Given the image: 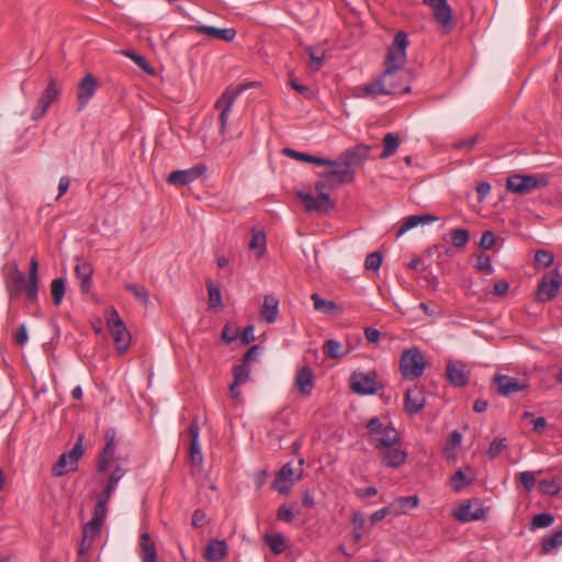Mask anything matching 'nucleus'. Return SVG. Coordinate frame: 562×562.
<instances>
[{
  "label": "nucleus",
  "instance_id": "nucleus-6",
  "mask_svg": "<svg viewBox=\"0 0 562 562\" xmlns=\"http://www.w3.org/2000/svg\"><path fill=\"white\" fill-rule=\"evenodd\" d=\"M108 328L113 337L115 348L120 355L126 352L130 342L131 335L120 317L117 311L115 308H111L109 311V316L106 318Z\"/></svg>",
  "mask_w": 562,
  "mask_h": 562
},
{
  "label": "nucleus",
  "instance_id": "nucleus-16",
  "mask_svg": "<svg viewBox=\"0 0 562 562\" xmlns=\"http://www.w3.org/2000/svg\"><path fill=\"white\" fill-rule=\"evenodd\" d=\"M446 376L454 387H462L468 384L470 372L467 364L460 360H449L447 362Z\"/></svg>",
  "mask_w": 562,
  "mask_h": 562
},
{
  "label": "nucleus",
  "instance_id": "nucleus-1",
  "mask_svg": "<svg viewBox=\"0 0 562 562\" xmlns=\"http://www.w3.org/2000/svg\"><path fill=\"white\" fill-rule=\"evenodd\" d=\"M407 34L403 31H398L392 44L387 48L386 57L384 60V71L375 80L358 87L357 97L360 98H376L378 95L398 94L411 92V86L408 83L403 87L387 80L395 75L396 70L404 67L406 61V48L408 46Z\"/></svg>",
  "mask_w": 562,
  "mask_h": 562
},
{
  "label": "nucleus",
  "instance_id": "nucleus-39",
  "mask_svg": "<svg viewBox=\"0 0 562 562\" xmlns=\"http://www.w3.org/2000/svg\"><path fill=\"white\" fill-rule=\"evenodd\" d=\"M562 546V529L544 537L541 542V553L548 554L553 549Z\"/></svg>",
  "mask_w": 562,
  "mask_h": 562
},
{
  "label": "nucleus",
  "instance_id": "nucleus-17",
  "mask_svg": "<svg viewBox=\"0 0 562 562\" xmlns=\"http://www.w3.org/2000/svg\"><path fill=\"white\" fill-rule=\"evenodd\" d=\"M205 170L204 165H198L186 170H176L168 176L167 182L173 186H186L200 178Z\"/></svg>",
  "mask_w": 562,
  "mask_h": 562
},
{
  "label": "nucleus",
  "instance_id": "nucleus-9",
  "mask_svg": "<svg viewBox=\"0 0 562 562\" xmlns=\"http://www.w3.org/2000/svg\"><path fill=\"white\" fill-rule=\"evenodd\" d=\"M295 195L302 201L305 211L308 213H328L335 207V203L326 192L317 193V196H314L311 192L297 190Z\"/></svg>",
  "mask_w": 562,
  "mask_h": 562
},
{
  "label": "nucleus",
  "instance_id": "nucleus-57",
  "mask_svg": "<svg viewBox=\"0 0 562 562\" xmlns=\"http://www.w3.org/2000/svg\"><path fill=\"white\" fill-rule=\"evenodd\" d=\"M496 243V236L492 231H485L482 234L481 240H480V247L490 250L495 246Z\"/></svg>",
  "mask_w": 562,
  "mask_h": 562
},
{
  "label": "nucleus",
  "instance_id": "nucleus-38",
  "mask_svg": "<svg viewBox=\"0 0 562 562\" xmlns=\"http://www.w3.org/2000/svg\"><path fill=\"white\" fill-rule=\"evenodd\" d=\"M66 291V282L63 278L54 279L50 283V294L55 306L60 305Z\"/></svg>",
  "mask_w": 562,
  "mask_h": 562
},
{
  "label": "nucleus",
  "instance_id": "nucleus-61",
  "mask_svg": "<svg viewBox=\"0 0 562 562\" xmlns=\"http://www.w3.org/2000/svg\"><path fill=\"white\" fill-rule=\"evenodd\" d=\"M477 142V136L476 135H473L471 137H469L468 139H460V140H457L452 144V147L454 149H471L474 147V145L476 144Z\"/></svg>",
  "mask_w": 562,
  "mask_h": 562
},
{
  "label": "nucleus",
  "instance_id": "nucleus-10",
  "mask_svg": "<svg viewBox=\"0 0 562 562\" xmlns=\"http://www.w3.org/2000/svg\"><path fill=\"white\" fill-rule=\"evenodd\" d=\"M256 82H250L248 85H239L236 88H227L223 94L218 98V100L215 103L216 109H221L220 114V122H221V130L224 131L227 125V120L229 112L232 110V106L236 100V98L244 92L248 87L255 86Z\"/></svg>",
  "mask_w": 562,
  "mask_h": 562
},
{
  "label": "nucleus",
  "instance_id": "nucleus-26",
  "mask_svg": "<svg viewBox=\"0 0 562 562\" xmlns=\"http://www.w3.org/2000/svg\"><path fill=\"white\" fill-rule=\"evenodd\" d=\"M139 555L143 562H158L156 544L148 532L139 536Z\"/></svg>",
  "mask_w": 562,
  "mask_h": 562
},
{
  "label": "nucleus",
  "instance_id": "nucleus-32",
  "mask_svg": "<svg viewBox=\"0 0 562 562\" xmlns=\"http://www.w3.org/2000/svg\"><path fill=\"white\" fill-rule=\"evenodd\" d=\"M283 154L285 156L294 158L296 160L312 162V164L319 165V166H328V165L335 164L330 159H325V158H321V157L313 156L310 154L300 153V151H296V150H294L292 148H288V147L283 149Z\"/></svg>",
  "mask_w": 562,
  "mask_h": 562
},
{
  "label": "nucleus",
  "instance_id": "nucleus-52",
  "mask_svg": "<svg viewBox=\"0 0 562 562\" xmlns=\"http://www.w3.org/2000/svg\"><path fill=\"white\" fill-rule=\"evenodd\" d=\"M382 265V255L379 251L371 252L367 256L364 267L368 270L376 271Z\"/></svg>",
  "mask_w": 562,
  "mask_h": 562
},
{
  "label": "nucleus",
  "instance_id": "nucleus-21",
  "mask_svg": "<svg viewBox=\"0 0 562 562\" xmlns=\"http://www.w3.org/2000/svg\"><path fill=\"white\" fill-rule=\"evenodd\" d=\"M370 443L376 450H382L392 446H398L401 443V436L395 428L390 426L385 427L378 437L370 438Z\"/></svg>",
  "mask_w": 562,
  "mask_h": 562
},
{
  "label": "nucleus",
  "instance_id": "nucleus-47",
  "mask_svg": "<svg viewBox=\"0 0 562 562\" xmlns=\"http://www.w3.org/2000/svg\"><path fill=\"white\" fill-rule=\"evenodd\" d=\"M469 483L470 481L467 480L465 473L461 469L456 471L450 479V486L454 492H460Z\"/></svg>",
  "mask_w": 562,
  "mask_h": 562
},
{
  "label": "nucleus",
  "instance_id": "nucleus-35",
  "mask_svg": "<svg viewBox=\"0 0 562 562\" xmlns=\"http://www.w3.org/2000/svg\"><path fill=\"white\" fill-rule=\"evenodd\" d=\"M400 146V137L394 133H387L383 137V150L380 154L381 159H386L395 154Z\"/></svg>",
  "mask_w": 562,
  "mask_h": 562
},
{
  "label": "nucleus",
  "instance_id": "nucleus-23",
  "mask_svg": "<svg viewBox=\"0 0 562 562\" xmlns=\"http://www.w3.org/2000/svg\"><path fill=\"white\" fill-rule=\"evenodd\" d=\"M380 451L383 464L390 468H398L406 462L407 452L397 446H392Z\"/></svg>",
  "mask_w": 562,
  "mask_h": 562
},
{
  "label": "nucleus",
  "instance_id": "nucleus-48",
  "mask_svg": "<svg viewBox=\"0 0 562 562\" xmlns=\"http://www.w3.org/2000/svg\"><path fill=\"white\" fill-rule=\"evenodd\" d=\"M412 81V72L409 70H403V67L400 70H396L395 75H393L387 82H392L395 85H400L405 87L407 83L409 85Z\"/></svg>",
  "mask_w": 562,
  "mask_h": 562
},
{
  "label": "nucleus",
  "instance_id": "nucleus-20",
  "mask_svg": "<svg viewBox=\"0 0 562 562\" xmlns=\"http://www.w3.org/2000/svg\"><path fill=\"white\" fill-rule=\"evenodd\" d=\"M426 405V397L423 387L414 386L408 389L404 398V409L408 415H416Z\"/></svg>",
  "mask_w": 562,
  "mask_h": 562
},
{
  "label": "nucleus",
  "instance_id": "nucleus-62",
  "mask_svg": "<svg viewBox=\"0 0 562 562\" xmlns=\"http://www.w3.org/2000/svg\"><path fill=\"white\" fill-rule=\"evenodd\" d=\"M293 483L290 481H284L278 476H276L273 481V487L280 493V494H289L291 491Z\"/></svg>",
  "mask_w": 562,
  "mask_h": 562
},
{
  "label": "nucleus",
  "instance_id": "nucleus-60",
  "mask_svg": "<svg viewBox=\"0 0 562 562\" xmlns=\"http://www.w3.org/2000/svg\"><path fill=\"white\" fill-rule=\"evenodd\" d=\"M519 481L527 491H531L536 484V477L532 472H521L519 474Z\"/></svg>",
  "mask_w": 562,
  "mask_h": 562
},
{
  "label": "nucleus",
  "instance_id": "nucleus-22",
  "mask_svg": "<svg viewBox=\"0 0 562 562\" xmlns=\"http://www.w3.org/2000/svg\"><path fill=\"white\" fill-rule=\"evenodd\" d=\"M199 432H200V427H199L196 418H194L191 422L190 427H189V436L191 439L190 440V449H189L190 461L194 467L201 465L203 462V456H202L200 446L198 443Z\"/></svg>",
  "mask_w": 562,
  "mask_h": 562
},
{
  "label": "nucleus",
  "instance_id": "nucleus-64",
  "mask_svg": "<svg viewBox=\"0 0 562 562\" xmlns=\"http://www.w3.org/2000/svg\"><path fill=\"white\" fill-rule=\"evenodd\" d=\"M259 349L260 347L258 345L251 346L243 357L244 364L248 366V363L256 361L258 359Z\"/></svg>",
  "mask_w": 562,
  "mask_h": 562
},
{
  "label": "nucleus",
  "instance_id": "nucleus-25",
  "mask_svg": "<svg viewBox=\"0 0 562 562\" xmlns=\"http://www.w3.org/2000/svg\"><path fill=\"white\" fill-rule=\"evenodd\" d=\"M295 386L297 387L299 392L304 395L308 396L312 394V391L314 389V375L308 367H302L295 376Z\"/></svg>",
  "mask_w": 562,
  "mask_h": 562
},
{
  "label": "nucleus",
  "instance_id": "nucleus-51",
  "mask_svg": "<svg viewBox=\"0 0 562 562\" xmlns=\"http://www.w3.org/2000/svg\"><path fill=\"white\" fill-rule=\"evenodd\" d=\"M477 270L483 271L485 273H492L493 272V266L491 262V257L488 255H485L483 252L476 255V263L474 266Z\"/></svg>",
  "mask_w": 562,
  "mask_h": 562
},
{
  "label": "nucleus",
  "instance_id": "nucleus-54",
  "mask_svg": "<svg viewBox=\"0 0 562 562\" xmlns=\"http://www.w3.org/2000/svg\"><path fill=\"white\" fill-rule=\"evenodd\" d=\"M307 53L310 55V67L313 70H318L322 65L325 57V54L321 52L319 54L316 53V50L313 47H307Z\"/></svg>",
  "mask_w": 562,
  "mask_h": 562
},
{
  "label": "nucleus",
  "instance_id": "nucleus-28",
  "mask_svg": "<svg viewBox=\"0 0 562 562\" xmlns=\"http://www.w3.org/2000/svg\"><path fill=\"white\" fill-rule=\"evenodd\" d=\"M75 273L80 279V290L82 293H88L91 288V277L93 273L92 266L87 262H79L75 267Z\"/></svg>",
  "mask_w": 562,
  "mask_h": 562
},
{
  "label": "nucleus",
  "instance_id": "nucleus-5",
  "mask_svg": "<svg viewBox=\"0 0 562 562\" xmlns=\"http://www.w3.org/2000/svg\"><path fill=\"white\" fill-rule=\"evenodd\" d=\"M82 454V436H79L71 450L61 453L56 463L53 465V476L60 477L69 472L76 471L78 469V461Z\"/></svg>",
  "mask_w": 562,
  "mask_h": 562
},
{
  "label": "nucleus",
  "instance_id": "nucleus-12",
  "mask_svg": "<svg viewBox=\"0 0 562 562\" xmlns=\"http://www.w3.org/2000/svg\"><path fill=\"white\" fill-rule=\"evenodd\" d=\"M60 94V89L57 86L55 78H49L48 85L37 100V104L33 109L32 119L38 120L45 115L48 108L54 103Z\"/></svg>",
  "mask_w": 562,
  "mask_h": 562
},
{
  "label": "nucleus",
  "instance_id": "nucleus-45",
  "mask_svg": "<svg viewBox=\"0 0 562 562\" xmlns=\"http://www.w3.org/2000/svg\"><path fill=\"white\" fill-rule=\"evenodd\" d=\"M508 447V442L506 438H495L487 450V456L490 459H495L498 457L506 448Z\"/></svg>",
  "mask_w": 562,
  "mask_h": 562
},
{
  "label": "nucleus",
  "instance_id": "nucleus-31",
  "mask_svg": "<svg viewBox=\"0 0 562 562\" xmlns=\"http://www.w3.org/2000/svg\"><path fill=\"white\" fill-rule=\"evenodd\" d=\"M485 515V512L482 507L476 510H472L471 504H462L458 510L454 513V517L457 520L461 522H468L472 520L482 519Z\"/></svg>",
  "mask_w": 562,
  "mask_h": 562
},
{
  "label": "nucleus",
  "instance_id": "nucleus-50",
  "mask_svg": "<svg viewBox=\"0 0 562 562\" xmlns=\"http://www.w3.org/2000/svg\"><path fill=\"white\" fill-rule=\"evenodd\" d=\"M553 260H554L553 254L546 249H539L535 254L536 263L539 266H542L544 268L550 267L553 263Z\"/></svg>",
  "mask_w": 562,
  "mask_h": 562
},
{
  "label": "nucleus",
  "instance_id": "nucleus-33",
  "mask_svg": "<svg viewBox=\"0 0 562 562\" xmlns=\"http://www.w3.org/2000/svg\"><path fill=\"white\" fill-rule=\"evenodd\" d=\"M418 503L419 498L417 495L397 497L391 504L392 513L396 516L404 514L406 508H415L418 506Z\"/></svg>",
  "mask_w": 562,
  "mask_h": 562
},
{
  "label": "nucleus",
  "instance_id": "nucleus-2",
  "mask_svg": "<svg viewBox=\"0 0 562 562\" xmlns=\"http://www.w3.org/2000/svg\"><path fill=\"white\" fill-rule=\"evenodd\" d=\"M25 290L26 300L29 302L37 301L38 292V261L35 257L30 260V269L27 281L24 273L15 269L12 279L8 282V291L11 297L19 296Z\"/></svg>",
  "mask_w": 562,
  "mask_h": 562
},
{
  "label": "nucleus",
  "instance_id": "nucleus-27",
  "mask_svg": "<svg viewBox=\"0 0 562 562\" xmlns=\"http://www.w3.org/2000/svg\"><path fill=\"white\" fill-rule=\"evenodd\" d=\"M279 313V300L272 295H266L260 311V318L271 324Z\"/></svg>",
  "mask_w": 562,
  "mask_h": 562
},
{
  "label": "nucleus",
  "instance_id": "nucleus-34",
  "mask_svg": "<svg viewBox=\"0 0 562 562\" xmlns=\"http://www.w3.org/2000/svg\"><path fill=\"white\" fill-rule=\"evenodd\" d=\"M249 249L258 250L256 254L257 259H260L266 251V234L263 231L256 228L251 229V239L249 241Z\"/></svg>",
  "mask_w": 562,
  "mask_h": 562
},
{
  "label": "nucleus",
  "instance_id": "nucleus-55",
  "mask_svg": "<svg viewBox=\"0 0 562 562\" xmlns=\"http://www.w3.org/2000/svg\"><path fill=\"white\" fill-rule=\"evenodd\" d=\"M385 427L378 417H373L367 424V429L371 438L378 437Z\"/></svg>",
  "mask_w": 562,
  "mask_h": 562
},
{
  "label": "nucleus",
  "instance_id": "nucleus-40",
  "mask_svg": "<svg viewBox=\"0 0 562 562\" xmlns=\"http://www.w3.org/2000/svg\"><path fill=\"white\" fill-rule=\"evenodd\" d=\"M124 288L126 291L132 293L135 299L138 300L143 305H148L149 293L145 286L135 283H126Z\"/></svg>",
  "mask_w": 562,
  "mask_h": 562
},
{
  "label": "nucleus",
  "instance_id": "nucleus-29",
  "mask_svg": "<svg viewBox=\"0 0 562 562\" xmlns=\"http://www.w3.org/2000/svg\"><path fill=\"white\" fill-rule=\"evenodd\" d=\"M228 548L224 540H212L205 550V558L211 562H218L227 554Z\"/></svg>",
  "mask_w": 562,
  "mask_h": 562
},
{
  "label": "nucleus",
  "instance_id": "nucleus-44",
  "mask_svg": "<svg viewBox=\"0 0 562 562\" xmlns=\"http://www.w3.org/2000/svg\"><path fill=\"white\" fill-rule=\"evenodd\" d=\"M554 521V517L551 514L548 513H541L537 514L532 517L530 529H539V528H547L551 526Z\"/></svg>",
  "mask_w": 562,
  "mask_h": 562
},
{
  "label": "nucleus",
  "instance_id": "nucleus-49",
  "mask_svg": "<svg viewBox=\"0 0 562 562\" xmlns=\"http://www.w3.org/2000/svg\"><path fill=\"white\" fill-rule=\"evenodd\" d=\"M341 345L335 339H329L324 345V352L331 359H338L342 356L340 352Z\"/></svg>",
  "mask_w": 562,
  "mask_h": 562
},
{
  "label": "nucleus",
  "instance_id": "nucleus-46",
  "mask_svg": "<svg viewBox=\"0 0 562 562\" xmlns=\"http://www.w3.org/2000/svg\"><path fill=\"white\" fill-rule=\"evenodd\" d=\"M250 370L247 364H238L233 369V376L235 385H240L249 379Z\"/></svg>",
  "mask_w": 562,
  "mask_h": 562
},
{
  "label": "nucleus",
  "instance_id": "nucleus-15",
  "mask_svg": "<svg viewBox=\"0 0 562 562\" xmlns=\"http://www.w3.org/2000/svg\"><path fill=\"white\" fill-rule=\"evenodd\" d=\"M374 372H355L350 378L351 390L360 395L374 394L378 391V383Z\"/></svg>",
  "mask_w": 562,
  "mask_h": 562
},
{
  "label": "nucleus",
  "instance_id": "nucleus-8",
  "mask_svg": "<svg viewBox=\"0 0 562 562\" xmlns=\"http://www.w3.org/2000/svg\"><path fill=\"white\" fill-rule=\"evenodd\" d=\"M561 284L562 273L558 269L548 272L539 281L536 300L542 303L553 300L558 295Z\"/></svg>",
  "mask_w": 562,
  "mask_h": 562
},
{
  "label": "nucleus",
  "instance_id": "nucleus-43",
  "mask_svg": "<svg viewBox=\"0 0 562 562\" xmlns=\"http://www.w3.org/2000/svg\"><path fill=\"white\" fill-rule=\"evenodd\" d=\"M124 55L131 58L142 70L146 74L155 75V69L146 60V58L139 54H136L132 50L124 52Z\"/></svg>",
  "mask_w": 562,
  "mask_h": 562
},
{
  "label": "nucleus",
  "instance_id": "nucleus-30",
  "mask_svg": "<svg viewBox=\"0 0 562 562\" xmlns=\"http://www.w3.org/2000/svg\"><path fill=\"white\" fill-rule=\"evenodd\" d=\"M311 300L313 301L314 308L317 312L327 315H336L341 312V308L334 301L325 300L318 293H313L311 295Z\"/></svg>",
  "mask_w": 562,
  "mask_h": 562
},
{
  "label": "nucleus",
  "instance_id": "nucleus-4",
  "mask_svg": "<svg viewBox=\"0 0 562 562\" xmlns=\"http://www.w3.org/2000/svg\"><path fill=\"white\" fill-rule=\"evenodd\" d=\"M426 361L423 353L416 347L406 349L400 359V371L405 380H416L424 374Z\"/></svg>",
  "mask_w": 562,
  "mask_h": 562
},
{
  "label": "nucleus",
  "instance_id": "nucleus-3",
  "mask_svg": "<svg viewBox=\"0 0 562 562\" xmlns=\"http://www.w3.org/2000/svg\"><path fill=\"white\" fill-rule=\"evenodd\" d=\"M549 184V177L546 173L537 175H513L506 180V190L517 194H528L532 191L544 188Z\"/></svg>",
  "mask_w": 562,
  "mask_h": 562
},
{
  "label": "nucleus",
  "instance_id": "nucleus-11",
  "mask_svg": "<svg viewBox=\"0 0 562 562\" xmlns=\"http://www.w3.org/2000/svg\"><path fill=\"white\" fill-rule=\"evenodd\" d=\"M355 172L346 170H338L334 167L331 170L322 175V179L315 182V190L318 194L326 189H334L340 184H347L353 181Z\"/></svg>",
  "mask_w": 562,
  "mask_h": 562
},
{
  "label": "nucleus",
  "instance_id": "nucleus-59",
  "mask_svg": "<svg viewBox=\"0 0 562 562\" xmlns=\"http://www.w3.org/2000/svg\"><path fill=\"white\" fill-rule=\"evenodd\" d=\"M294 515L292 509L285 504L281 505L277 512V519L284 522H292Z\"/></svg>",
  "mask_w": 562,
  "mask_h": 562
},
{
  "label": "nucleus",
  "instance_id": "nucleus-63",
  "mask_svg": "<svg viewBox=\"0 0 562 562\" xmlns=\"http://www.w3.org/2000/svg\"><path fill=\"white\" fill-rule=\"evenodd\" d=\"M124 474H125V470L122 467L117 465L114 469V471L110 474L108 485L115 488L116 484L123 477Z\"/></svg>",
  "mask_w": 562,
  "mask_h": 562
},
{
  "label": "nucleus",
  "instance_id": "nucleus-19",
  "mask_svg": "<svg viewBox=\"0 0 562 562\" xmlns=\"http://www.w3.org/2000/svg\"><path fill=\"white\" fill-rule=\"evenodd\" d=\"M115 452V430L108 429L105 432V446L103 447L97 462V471L105 473Z\"/></svg>",
  "mask_w": 562,
  "mask_h": 562
},
{
  "label": "nucleus",
  "instance_id": "nucleus-56",
  "mask_svg": "<svg viewBox=\"0 0 562 562\" xmlns=\"http://www.w3.org/2000/svg\"><path fill=\"white\" fill-rule=\"evenodd\" d=\"M293 475L294 470L290 463L284 464L277 474L278 477L284 481H290L291 483H294L295 481H299L301 479V474L297 475L296 479H293Z\"/></svg>",
  "mask_w": 562,
  "mask_h": 562
},
{
  "label": "nucleus",
  "instance_id": "nucleus-41",
  "mask_svg": "<svg viewBox=\"0 0 562 562\" xmlns=\"http://www.w3.org/2000/svg\"><path fill=\"white\" fill-rule=\"evenodd\" d=\"M539 491L549 496L558 495L561 491V485L557 479H544L538 484Z\"/></svg>",
  "mask_w": 562,
  "mask_h": 562
},
{
  "label": "nucleus",
  "instance_id": "nucleus-24",
  "mask_svg": "<svg viewBox=\"0 0 562 562\" xmlns=\"http://www.w3.org/2000/svg\"><path fill=\"white\" fill-rule=\"evenodd\" d=\"M192 30L199 34H205L224 42H232L236 37V30L233 27L217 29L207 25H194Z\"/></svg>",
  "mask_w": 562,
  "mask_h": 562
},
{
  "label": "nucleus",
  "instance_id": "nucleus-42",
  "mask_svg": "<svg viewBox=\"0 0 562 562\" xmlns=\"http://www.w3.org/2000/svg\"><path fill=\"white\" fill-rule=\"evenodd\" d=\"M451 243L458 247L463 248L470 239V233L465 228H454L450 232Z\"/></svg>",
  "mask_w": 562,
  "mask_h": 562
},
{
  "label": "nucleus",
  "instance_id": "nucleus-37",
  "mask_svg": "<svg viewBox=\"0 0 562 562\" xmlns=\"http://www.w3.org/2000/svg\"><path fill=\"white\" fill-rule=\"evenodd\" d=\"M263 540L276 555L281 554L286 548L285 539L281 533L266 535Z\"/></svg>",
  "mask_w": 562,
  "mask_h": 562
},
{
  "label": "nucleus",
  "instance_id": "nucleus-53",
  "mask_svg": "<svg viewBox=\"0 0 562 562\" xmlns=\"http://www.w3.org/2000/svg\"><path fill=\"white\" fill-rule=\"evenodd\" d=\"M239 335V328L233 327L231 324H226L223 327L221 339L224 344H231L234 341Z\"/></svg>",
  "mask_w": 562,
  "mask_h": 562
},
{
  "label": "nucleus",
  "instance_id": "nucleus-18",
  "mask_svg": "<svg viewBox=\"0 0 562 562\" xmlns=\"http://www.w3.org/2000/svg\"><path fill=\"white\" fill-rule=\"evenodd\" d=\"M98 81L92 74H87L78 83L77 101L78 111L82 110L89 100L94 95Z\"/></svg>",
  "mask_w": 562,
  "mask_h": 562
},
{
  "label": "nucleus",
  "instance_id": "nucleus-14",
  "mask_svg": "<svg viewBox=\"0 0 562 562\" xmlns=\"http://www.w3.org/2000/svg\"><path fill=\"white\" fill-rule=\"evenodd\" d=\"M493 386L497 394L508 396L516 392H521L528 389L529 384L526 380L508 376L505 374H497L493 378Z\"/></svg>",
  "mask_w": 562,
  "mask_h": 562
},
{
  "label": "nucleus",
  "instance_id": "nucleus-36",
  "mask_svg": "<svg viewBox=\"0 0 562 562\" xmlns=\"http://www.w3.org/2000/svg\"><path fill=\"white\" fill-rule=\"evenodd\" d=\"M206 289L209 294V307L210 308H222V293L218 286H216L212 280L206 281Z\"/></svg>",
  "mask_w": 562,
  "mask_h": 562
},
{
  "label": "nucleus",
  "instance_id": "nucleus-58",
  "mask_svg": "<svg viewBox=\"0 0 562 562\" xmlns=\"http://www.w3.org/2000/svg\"><path fill=\"white\" fill-rule=\"evenodd\" d=\"M418 225L417 223V216L416 215H411L406 218H404L402 225L400 226L397 233H396V236L400 237L402 236L404 233H406L407 231L416 227Z\"/></svg>",
  "mask_w": 562,
  "mask_h": 562
},
{
  "label": "nucleus",
  "instance_id": "nucleus-13",
  "mask_svg": "<svg viewBox=\"0 0 562 562\" xmlns=\"http://www.w3.org/2000/svg\"><path fill=\"white\" fill-rule=\"evenodd\" d=\"M434 11V19L440 24L445 33H449L454 27L452 11L447 0H424Z\"/></svg>",
  "mask_w": 562,
  "mask_h": 562
},
{
  "label": "nucleus",
  "instance_id": "nucleus-7",
  "mask_svg": "<svg viewBox=\"0 0 562 562\" xmlns=\"http://www.w3.org/2000/svg\"><path fill=\"white\" fill-rule=\"evenodd\" d=\"M371 147L368 145L359 144L351 148L346 149L337 160H333L335 164L329 165L336 167L338 170H348L355 172L352 167L361 166L369 157Z\"/></svg>",
  "mask_w": 562,
  "mask_h": 562
}]
</instances>
